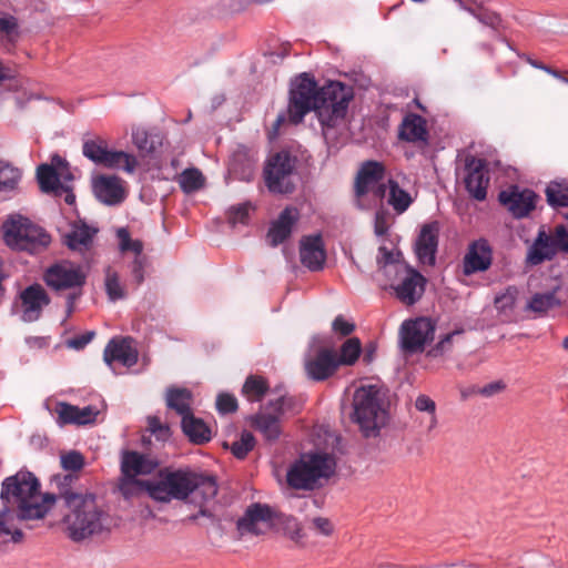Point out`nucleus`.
Instances as JSON below:
<instances>
[{
    "mask_svg": "<svg viewBox=\"0 0 568 568\" xmlns=\"http://www.w3.org/2000/svg\"><path fill=\"white\" fill-rule=\"evenodd\" d=\"M39 496H41L40 501L34 498L30 505H22L21 516L24 521L43 519L57 500L62 498L64 506L71 510L63 518L71 540L79 542L104 529L103 520L106 515L98 507L93 494H79L64 488L59 495L40 493Z\"/></svg>",
    "mask_w": 568,
    "mask_h": 568,
    "instance_id": "1",
    "label": "nucleus"
},
{
    "mask_svg": "<svg viewBox=\"0 0 568 568\" xmlns=\"http://www.w3.org/2000/svg\"><path fill=\"white\" fill-rule=\"evenodd\" d=\"M199 478L197 473L187 468L164 467L158 471L156 478L142 480L140 485L153 500L170 503L171 500H185L194 491H197Z\"/></svg>",
    "mask_w": 568,
    "mask_h": 568,
    "instance_id": "2",
    "label": "nucleus"
},
{
    "mask_svg": "<svg viewBox=\"0 0 568 568\" xmlns=\"http://www.w3.org/2000/svg\"><path fill=\"white\" fill-rule=\"evenodd\" d=\"M351 420L358 426L363 437L372 438L381 434L388 414L383 408L381 390L377 385H363L353 396Z\"/></svg>",
    "mask_w": 568,
    "mask_h": 568,
    "instance_id": "3",
    "label": "nucleus"
},
{
    "mask_svg": "<svg viewBox=\"0 0 568 568\" xmlns=\"http://www.w3.org/2000/svg\"><path fill=\"white\" fill-rule=\"evenodd\" d=\"M3 242L17 251L31 254L45 250L51 243V235L29 217L10 214L1 225Z\"/></svg>",
    "mask_w": 568,
    "mask_h": 568,
    "instance_id": "4",
    "label": "nucleus"
},
{
    "mask_svg": "<svg viewBox=\"0 0 568 568\" xmlns=\"http://www.w3.org/2000/svg\"><path fill=\"white\" fill-rule=\"evenodd\" d=\"M314 73H297L290 81L287 119L291 124L302 123L312 111L317 113L320 84Z\"/></svg>",
    "mask_w": 568,
    "mask_h": 568,
    "instance_id": "5",
    "label": "nucleus"
},
{
    "mask_svg": "<svg viewBox=\"0 0 568 568\" xmlns=\"http://www.w3.org/2000/svg\"><path fill=\"white\" fill-rule=\"evenodd\" d=\"M335 462L326 453L303 454L287 470V484L294 489H313L320 479L334 474Z\"/></svg>",
    "mask_w": 568,
    "mask_h": 568,
    "instance_id": "6",
    "label": "nucleus"
},
{
    "mask_svg": "<svg viewBox=\"0 0 568 568\" xmlns=\"http://www.w3.org/2000/svg\"><path fill=\"white\" fill-rule=\"evenodd\" d=\"M41 483L39 478L27 468H21L14 475L6 477L1 483L0 499L4 507H14V518L24 521L21 516L22 505H30L32 499L39 497Z\"/></svg>",
    "mask_w": 568,
    "mask_h": 568,
    "instance_id": "7",
    "label": "nucleus"
},
{
    "mask_svg": "<svg viewBox=\"0 0 568 568\" xmlns=\"http://www.w3.org/2000/svg\"><path fill=\"white\" fill-rule=\"evenodd\" d=\"M298 159L290 150H281L265 163L263 175L267 190L273 194H292L295 189Z\"/></svg>",
    "mask_w": 568,
    "mask_h": 568,
    "instance_id": "8",
    "label": "nucleus"
},
{
    "mask_svg": "<svg viewBox=\"0 0 568 568\" xmlns=\"http://www.w3.org/2000/svg\"><path fill=\"white\" fill-rule=\"evenodd\" d=\"M298 159L290 150H281L265 163L263 175L267 190L273 194H292L295 189Z\"/></svg>",
    "mask_w": 568,
    "mask_h": 568,
    "instance_id": "9",
    "label": "nucleus"
},
{
    "mask_svg": "<svg viewBox=\"0 0 568 568\" xmlns=\"http://www.w3.org/2000/svg\"><path fill=\"white\" fill-rule=\"evenodd\" d=\"M353 98V88L339 81H329L325 85H320L317 115L321 122L327 126H334L343 120Z\"/></svg>",
    "mask_w": 568,
    "mask_h": 568,
    "instance_id": "10",
    "label": "nucleus"
},
{
    "mask_svg": "<svg viewBox=\"0 0 568 568\" xmlns=\"http://www.w3.org/2000/svg\"><path fill=\"white\" fill-rule=\"evenodd\" d=\"M395 274L399 282L390 287L396 298L407 306L418 303L425 293L427 278L409 264L395 266Z\"/></svg>",
    "mask_w": 568,
    "mask_h": 568,
    "instance_id": "11",
    "label": "nucleus"
},
{
    "mask_svg": "<svg viewBox=\"0 0 568 568\" xmlns=\"http://www.w3.org/2000/svg\"><path fill=\"white\" fill-rule=\"evenodd\" d=\"M51 298L43 286L33 283L19 293L18 300L12 304V313L19 308L20 320L24 323L37 322L48 306Z\"/></svg>",
    "mask_w": 568,
    "mask_h": 568,
    "instance_id": "12",
    "label": "nucleus"
},
{
    "mask_svg": "<svg viewBox=\"0 0 568 568\" xmlns=\"http://www.w3.org/2000/svg\"><path fill=\"white\" fill-rule=\"evenodd\" d=\"M43 281L57 292L70 288L82 291L87 275L80 266L74 267L70 263H55L45 270Z\"/></svg>",
    "mask_w": 568,
    "mask_h": 568,
    "instance_id": "13",
    "label": "nucleus"
},
{
    "mask_svg": "<svg viewBox=\"0 0 568 568\" xmlns=\"http://www.w3.org/2000/svg\"><path fill=\"white\" fill-rule=\"evenodd\" d=\"M433 334L434 325L429 318L418 317L404 321L400 326V347L409 354L422 352L429 335Z\"/></svg>",
    "mask_w": 568,
    "mask_h": 568,
    "instance_id": "14",
    "label": "nucleus"
},
{
    "mask_svg": "<svg viewBox=\"0 0 568 568\" xmlns=\"http://www.w3.org/2000/svg\"><path fill=\"white\" fill-rule=\"evenodd\" d=\"M440 225L438 221L424 223L414 241L413 250L418 263L434 266L439 244Z\"/></svg>",
    "mask_w": 568,
    "mask_h": 568,
    "instance_id": "15",
    "label": "nucleus"
},
{
    "mask_svg": "<svg viewBox=\"0 0 568 568\" xmlns=\"http://www.w3.org/2000/svg\"><path fill=\"white\" fill-rule=\"evenodd\" d=\"M464 170L466 172L464 179L466 191L476 201H485L489 183V178L487 176V161L474 155H467Z\"/></svg>",
    "mask_w": 568,
    "mask_h": 568,
    "instance_id": "16",
    "label": "nucleus"
},
{
    "mask_svg": "<svg viewBox=\"0 0 568 568\" xmlns=\"http://www.w3.org/2000/svg\"><path fill=\"white\" fill-rule=\"evenodd\" d=\"M538 194L528 187L519 189L518 185H510L499 193V202L507 207L515 219H523L535 210Z\"/></svg>",
    "mask_w": 568,
    "mask_h": 568,
    "instance_id": "17",
    "label": "nucleus"
},
{
    "mask_svg": "<svg viewBox=\"0 0 568 568\" xmlns=\"http://www.w3.org/2000/svg\"><path fill=\"white\" fill-rule=\"evenodd\" d=\"M493 263V248L488 240L480 237L469 243L463 260L465 275H471L487 271Z\"/></svg>",
    "mask_w": 568,
    "mask_h": 568,
    "instance_id": "18",
    "label": "nucleus"
},
{
    "mask_svg": "<svg viewBox=\"0 0 568 568\" xmlns=\"http://www.w3.org/2000/svg\"><path fill=\"white\" fill-rule=\"evenodd\" d=\"M304 368L310 379L323 382L333 376L338 368L336 353L327 347H320L315 355L305 358Z\"/></svg>",
    "mask_w": 568,
    "mask_h": 568,
    "instance_id": "19",
    "label": "nucleus"
},
{
    "mask_svg": "<svg viewBox=\"0 0 568 568\" xmlns=\"http://www.w3.org/2000/svg\"><path fill=\"white\" fill-rule=\"evenodd\" d=\"M300 261L311 272L324 268L326 251L321 233L304 235L300 240Z\"/></svg>",
    "mask_w": 568,
    "mask_h": 568,
    "instance_id": "20",
    "label": "nucleus"
},
{
    "mask_svg": "<svg viewBox=\"0 0 568 568\" xmlns=\"http://www.w3.org/2000/svg\"><path fill=\"white\" fill-rule=\"evenodd\" d=\"M298 219V210L295 206H286L267 230L266 240L270 246L276 247L288 240Z\"/></svg>",
    "mask_w": 568,
    "mask_h": 568,
    "instance_id": "21",
    "label": "nucleus"
},
{
    "mask_svg": "<svg viewBox=\"0 0 568 568\" xmlns=\"http://www.w3.org/2000/svg\"><path fill=\"white\" fill-rule=\"evenodd\" d=\"M159 466V460L149 455L125 450L122 454L121 471L126 478H133L138 475H150Z\"/></svg>",
    "mask_w": 568,
    "mask_h": 568,
    "instance_id": "22",
    "label": "nucleus"
},
{
    "mask_svg": "<svg viewBox=\"0 0 568 568\" xmlns=\"http://www.w3.org/2000/svg\"><path fill=\"white\" fill-rule=\"evenodd\" d=\"M95 197L105 205H118L124 201V189L118 176L100 175L93 182Z\"/></svg>",
    "mask_w": 568,
    "mask_h": 568,
    "instance_id": "23",
    "label": "nucleus"
},
{
    "mask_svg": "<svg viewBox=\"0 0 568 568\" xmlns=\"http://www.w3.org/2000/svg\"><path fill=\"white\" fill-rule=\"evenodd\" d=\"M273 517L274 511L268 505L254 503L250 505L244 515L239 518L236 527L241 534L250 532L253 535H260L261 530L256 527L257 523H270Z\"/></svg>",
    "mask_w": 568,
    "mask_h": 568,
    "instance_id": "24",
    "label": "nucleus"
},
{
    "mask_svg": "<svg viewBox=\"0 0 568 568\" xmlns=\"http://www.w3.org/2000/svg\"><path fill=\"white\" fill-rule=\"evenodd\" d=\"M103 361L109 367H112L114 362L132 367L138 362V352L125 339L111 338L104 348Z\"/></svg>",
    "mask_w": 568,
    "mask_h": 568,
    "instance_id": "25",
    "label": "nucleus"
},
{
    "mask_svg": "<svg viewBox=\"0 0 568 568\" xmlns=\"http://www.w3.org/2000/svg\"><path fill=\"white\" fill-rule=\"evenodd\" d=\"M71 227V231L62 236V243L71 251L88 250L99 232L98 227L89 225L83 220L72 223Z\"/></svg>",
    "mask_w": 568,
    "mask_h": 568,
    "instance_id": "26",
    "label": "nucleus"
},
{
    "mask_svg": "<svg viewBox=\"0 0 568 568\" xmlns=\"http://www.w3.org/2000/svg\"><path fill=\"white\" fill-rule=\"evenodd\" d=\"M556 254L554 237L540 229L528 250L526 262L532 266L540 265L546 261H551Z\"/></svg>",
    "mask_w": 568,
    "mask_h": 568,
    "instance_id": "27",
    "label": "nucleus"
},
{
    "mask_svg": "<svg viewBox=\"0 0 568 568\" xmlns=\"http://www.w3.org/2000/svg\"><path fill=\"white\" fill-rule=\"evenodd\" d=\"M385 172L386 170L382 162L374 160L364 162L356 178L355 194L357 196L366 195L373 184L383 181Z\"/></svg>",
    "mask_w": 568,
    "mask_h": 568,
    "instance_id": "28",
    "label": "nucleus"
},
{
    "mask_svg": "<svg viewBox=\"0 0 568 568\" xmlns=\"http://www.w3.org/2000/svg\"><path fill=\"white\" fill-rule=\"evenodd\" d=\"M428 136L427 123L422 115L408 113L404 116L398 129L400 140L409 143L427 142Z\"/></svg>",
    "mask_w": 568,
    "mask_h": 568,
    "instance_id": "29",
    "label": "nucleus"
},
{
    "mask_svg": "<svg viewBox=\"0 0 568 568\" xmlns=\"http://www.w3.org/2000/svg\"><path fill=\"white\" fill-rule=\"evenodd\" d=\"M181 428L183 434L194 445H204L212 438L209 425L194 414L186 415L181 419Z\"/></svg>",
    "mask_w": 568,
    "mask_h": 568,
    "instance_id": "30",
    "label": "nucleus"
},
{
    "mask_svg": "<svg viewBox=\"0 0 568 568\" xmlns=\"http://www.w3.org/2000/svg\"><path fill=\"white\" fill-rule=\"evenodd\" d=\"M251 424L268 443H275L282 435L281 419L267 412H258L253 415Z\"/></svg>",
    "mask_w": 568,
    "mask_h": 568,
    "instance_id": "31",
    "label": "nucleus"
},
{
    "mask_svg": "<svg viewBox=\"0 0 568 568\" xmlns=\"http://www.w3.org/2000/svg\"><path fill=\"white\" fill-rule=\"evenodd\" d=\"M193 394L189 388L170 386L166 388L165 403L168 408L173 409L182 418L192 412Z\"/></svg>",
    "mask_w": 568,
    "mask_h": 568,
    "instance_id": "32",
    "label": "nucleus"
},
{
    "mask_svg": "<svg viewBox=\"0 0 568 568\" xmlns=\"http://www.w3.org/2000/svg\"><path fill=\"white\" fill-rule=\"evenodd\" d=\"M559 290L560 286L557 285L550 291L532 294L526 305V310L531 311L538 316H545L549 311L560 307L562 301L557 296Z\"/></svg>",
    "mask_w": 568,
    "mask_h": 568,
    "instance_id": "33",
    "label": "nucleus"
},
{
    "mask_svg": "<svg viewBox=\"0 0 568 568\" xmlns=\"http://www.w3.org/2000/svg\"><path fill=\"white\" fill-rule=\"evenodd\" d=\"M109 145L105 139L93 135L84 138L82 143V154L92 163L102 166L108 155Z\"/></svg>",
    "mask_w": 568,
    "mask_h": 568,
    "instance_id": "34",
    "label": "nucleus"
},
{
    "mask_svg": "<svg viewBox=\"0 0 568 568\" xmlns=\"http://www.w3.org/2000/svg\"><path fill=\"white\" fill-rule=\"evenodd\" d=\"M270 392V385L266 378L258 375H248L242 386V395L250 403H260Z\"/></svg>",
    "mask_w": 568,
    "mask_h": 568,
    "instance_id": "35",
    "label": "nucleus"
},
{
    "mask_svg": "<svg viewBox=\"0 0 568 568\" xmlns=\"http://www.w3.org/2000/svg\"><path fill=\"white\" fill-rule=\"evenodd\" d=\"M102 166L106 169H122L128 173H133L138 166V160L128 152L109 149Z\"/></svg>",
    "mask_w": 568,
    "mask_h": 568,
    "instance_id": "36",
    "label": "nucleus"
},
{
    "mask_svg": "<svg viewBox=\"0 0 568 568\" xmlns=\"http://www.w3.org/2000/svg\"><path fill=\"white\" fill-rule=\"evenodd\" d=\"M387 203L399 214L404 213L413 203L412 195L402 189L396 180L388 179Z\"/></svg>",
    "mask_w": 568,
    "mask_h": 568,
    "instance_id": "37",
    "label": "nucleus"
},
{
    "mask_svg": "<svg viewBox=\"0 0 568 568\" xmlns=\"http://www.w3.org/2000/svg\"><path fill=\"white\" fill-rule=\"evenodd\" d=\"M37 180L42 192L59 194L61 184L57 169L53 165L42 163L37 168Z\"/></svg>",
    "mask_w": 568,
    "mask_h": 568,
    "instance_id": "38",
    "label": "nucleus"
},
{
    "mask_svg": "<svg viewBox=\"0 0 568 568\" xmlns=\"http://www.w3.org/2000/svg\"><path fill=\"white\" fill-rule=\"evenodd\" d=\"M546 200L554 209L568 207V182L566 180L551 181L545 190Z\"/></svg>",
    "mask_w": 568,
    "mask_h": 568,
    "instance_id": "39",
    "label": "nucleus"
},
{
    "mask_svg": "<svg viewBox=\"0 0 568 568\" xmlns=\"http://www.w3.org/2000/svg\"><path fill=\"white\" fill-rule=\"evenodd\" d=\"M22 179V172L6 161H0V193L14 192Z\"/></svg>",
    "mask_w": 568,
    "mask_h": 568,
    "instance_id": "40",
    "label": "nucleus"
},
{
    "mask_svg": "<svg viewBox=\"0 0 568 568\" xmlns=\"http://www.w3.org/2000/svg\"><path fill=\"white\" fill-rule=\"evenodd\" d=\"M256 439L254 435L244 429L241 432L240 438L234 440L232 444L224 442L223 448L230 450L236 459L243 460L246 458L248 453L254 449Z\"/></svg>",
    "mask_w": 568,
    "mask_h": 568,
    "instance_id": "41",
    "label": "nucleus"
},
{
    "mask_svg": "<svg viewBox=\"0 0 568 568\" xmlns=\"http://www.w3.org/2000/svg\"><path fill=\"white\" fill-rule=\"evenodd\" d=\"M290 49L291 44L285 43L278 45L274 51L264 52L262 58L251 65L250 71H257V68L271 69L273 67L281 65L284 58L288 55Z\"/></svg>",
    "mask_w": 568,
    "mask_h": 568,
    "instance_id": "42",
    "label": "nucleus"
},
{
    "mask_svg": "<svg viewBox=\"0 0 568 568\" xmlns=\"http://www.w3.org/2000/svg\"><path fill=\"white\" fill-rule=\"evenodd\" d=\"M362 354V344L358 337L348 338L341 346L339 356L336 355V362L339 365H354Z\"/></svg>",
    "mask_w": 568,
    "mask_h": 568,
    "instance_id": "43",
    "label": "nucleus"
},
{
    "mask_svg": "<svg viewBox=\"0 0 568 568\" xmlns=\"http://www.w3.org/2000/svg\"><path fill=\"white\" fill-rule=\"evenodd\" d=\"M0 33L6 45H13L20 37L18 19L11 14L0 17Z\"/></svg>",
    "mask_w": 568,
    "mask_h": 568,
    "instance_id": "44",
    "label": "nucleus"
},
{
    "mask_svg": "<svg viewBox=\"0 0 568 568\" xmlns=\"http://www.w3.org/2000/svg\"><path fill=\"white\" fill-rule=\"evenodd\" d=\"M104 286L108 298L111 302H116L126 297V293L120 282L119 274L116 272H112L110 266L105 271Z\"/></svg>",
    "mask_w": 568,
    "mask_h": 568,
    "instance_id": "45",
    "label": "nucleus"
},
{
    "mask_svg": "<svg viewBox=\"0 0 568 568\" xmlns=\"http://www.w3.org/2000/svg\"><path fill=\"white\" fill-rule=\"evenodd\" d=\"M204 178L199 169H186L180 178V186L185 193H192L203 186Z\"/></svg>",
    "mask_w": 568,
    "mask_h": 568,
    "instance_id": "46",
    "label": "nucleus"
},
{
    "mask_svg": "<svg viewBox=\"0 0 568 568\" xmlns=\"http://www.w3.org/2000/svg\"><path fill=\"white\" fill-rule=\"evenodd\" d=\"M57 416V424L59 426L77 425V406L67 402H58L54 408Z\"/></svg>",
    "mask_w": 568,
    "mask_h": 568,
    "instance_id": "47",
    "label": "nucleus"
},
{
    "mask_svg": "<svg viewBox=\"0 0 568 568\" xmlns=\"http://www.w3.org/2000/svg\"><path fill=\"white\" fill-rule=\"evenodd\" d=\"M116 236L119 240L120 251H122V252L131 251L135 254V256L142 255V251H143L142 241L141 240H132L128 229L120 227L116 231Z\"/></svg>",
    "mask_w": 568,
    "mask_h": 568,
    "instance_id": "48",
    "label": "nucleus"
},
{
    "mask_svg": "<svg viewBox=\"0 0 568 568\" xmlns=\"http://www.w3.org/2000/svg\"><path fill=\"white\" fill-rule=\"evenodd\" d=\"M148 264V258L144 255L134 256L132 262L129 263L128 267L130 270L131 283L139 287L143 284L145 280V267Z\"/></svg>",
    "mask_w": 568,
    "mask_h": 568,
    "instance_id": "49",
    "label": "nucleus"
},
{
    "mask_svg": "<svg viewBox=\"0 0 568 568\" xmlns=\"http://www.w3.org/2000/svg\"><path fill=\"white\" fill-rule=\"evenodd\" d=\"M132 141L140 152L151 154L155 151L154 141L144 129L134 130L132 132Z\"/></svg>",
    "mask_w": 568,
    "mask_h": 568,
    "instance_id": "50",
    "label": "nucleus"
},
{
    "mask_svg": "<svg viewBox=\"0 0 568 568\" xmlns=\"http://www.w3.org/2000/svg\"><path fill=\"white\" fill-rule=\"evenodd\" d=\"M280 524L284 534L294 541H298L302 537V527L296 517L292 515H283L280 518Z\"/></svg>",
    "mask_w": 568,
    "mask_h": 568,
    "instance_id": "51",
    "label": "nucleus"
},
{
    "mask_svg": "<svg viewBox=\"0 0 568 568\" xmlns=\"http://www.w3.org/2000/svg\"><path fill=\"white\" fill-rule=\"evenodd\" d=\"M215 406L216 410L221 415L235 413L239 408L236 397L233 394L226 392H221L217 394Z\"/></svg>",
    "mask_w": 568,
    "mask_h": 568,
    "instance_id": "52",
    "label": "nucleus"
},
{
    "mask_svg": "<svg viewBox=\"0 0 568 568\" xmlns=\"http://www.w3.org/2000/svg\"><path fill=\"white\" fill-rule=\"evenodd\" d=\"M480 23L487 26L494 30H498V28L503 23V19L499 13L491 11L484 6L475 10V14H473Z\"/></svg>",
    "mask_w": 568,
    "mask_h": 568,
    "instance_id": "53",
    "label": "nucleus"
},
{
    "mask_svg": "<svg viewBox=\"0 0 568 568\" xmlns=\"http://www.w3.org/2000/svg\"><path fill=\"white\" fill-rule=\"evenodd\" d=\"M148 428L160 442L169 440L172 435L170 426L168 424H163L158 416L148 417Z\"/></svg>",
    "mask_w": 568,
    "mask_h": 568,
    "instance_id": "54",
    "label": "nucleus"
},
{
    "mask_svg": "<svg viewBox=\"0 0 568 568\" xmlns=\"http://www.w3.org/2000/svg\"><path fill=\"white\" fill-rule=\"evenodd\" d=\"M200 481L199 491L205 500H210L217 495V483L214 476L197 474Z\"/></svg>",
    "mask_w": 568,
    "mask_h": 568,
    "instance_id": "55",
    "label": "nucleus"
},
{
    "mask_svg": "<svg viewBox=\"0 0 568 568\" xmlns=\"http://www.w3.org/2000/svg\"><path fill=\"white\" fill-rule=\"evenodd\" d=\"M250 203H242L236 206H232L229 210V222L233 225L240 223L247 225L250 221Z\"/></svg>",
    "mask_w": 568,
    "mask_h": 568,
    "instance_id": "56",
    "label": "nucleus"
},
{
    "mask_svg": "<svg viewBox=\"0 0 568 568\" xmlns=\"http://www.w3.org/2000/svg\"><path fill=\"white\" fill-rule=\"evenodd\" d=\"M61 466L64 470L78 471L84 466V457L80 452L71 450L61 456Z\"/></svg>",
    "mask_w": 568,
    "mask_h": 568,
    "instance_id": "57",
    "label": "nucleus"
},
{
    "mask_svg": "<svg viewBox=\"0 0 568 568\" xmlns=\"http://www.w3.org/2000/svg\"><path fill=\"white\" fill-rule=\"evenodd\" d=\"M377 264L379 268H384L385 272H387L388 267H392L395 271V266L404 265L405 263H398L390 250H388L386 246H379Z\"/></svg>",
    "mask_w": 568,
    "mask_h": 568,
    "instance_id": "58",
    "label": "nucleus"
},
{
    "mask_svg": "<svg viewBox=\"0 0 568 568\" xmlns=\"http://www.w3.org/2000/svg\"><path fill=\"white\" fill-rule=\"evenodd\" d=\"M554 241L556 252L560 251L568 254V230L564 224L556 226Z\"/></svg>",
    "mask_w": 568,
    "mask_h": 568,
    "instance_id": "59",
    "label": "nucleus"
},
{
    "mask_svg": "<svg viewBox=\"0 0 568 568\" xmlns=\"http://www.w3.org/2000/svg\"><path fill=\"white\" fill-rule=\"evenodd\" d=\"M19 73H0V93L2 91H18L21 87V81L18 78Z\"/></svg>",
    "mask_w": 568,
    "mask_h": 568,
    "instance_id": "60",
    "label": "nucleus"
},
{
    "mask_svg": "<svg viewBox=\"0 0 568 568\" xmlns=\"http://www.w3.org/2000/svg\"><path fill=\"white\" fill-rule=\"evenodd\" d=\"M332 329L342 336H348L355 331V324L346 321L343 315H337L332 323Z\"/></svg>",
    "mask_w": 568,
    "mask_h": 568,
    "instance_id": "61",
    "label": "nucleus"
},
{
    "mask_svg": "<svg viewBox=\"0 0 568 568\" xmlns=\"http://www.w3.org/2000/svg\"><path fill=\"white\" fill-rule=\"evenodd\" d=\"M95 332L94 331H88L83 334L77 335L70 339L67 341L68 347L81 351L83 349L94 337Z\"/></svg>",
    "mask_w": 568,
    "mask_h": 568,
    "instance_id": "62",
    "label": "nucleus"
},
{
    "mask_svg": "<svg viewBox=\"0 0 568 568\" xmlns=\"http://www.w3.org/2000/svg\"><path fill=\"white\" fill-rule=\"evenodd\" d=\"M98 415V410H95L92 406L78 407L77 406V425H88L95 422Z\"/></svg>",
    "mask_w": 568,
    "mask_h": 568,
    "instance_id": "63",
    "label": "nucleus"
},
{
    "mask_svg": "<svg viewBox=\"0 0 568 568\" xmlns=\"http://www.w3.org/2000/svg\"><path fill=\"white\" fill-rule=\"evenodd\" d=\"M388 221L384 210H377L374 215V232L377 236H384L388 233Z\"/></svg>",
    "mask_w": 568,
    "mask_h": 568,
    "instance_id": "64",
    "label": "nucleus"
}]
</instances>
